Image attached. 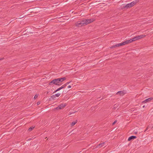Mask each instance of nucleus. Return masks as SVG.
Returning a JSON list of instances; mask_svg holds the SVG:
<instances>
[{
    "mask_svg": "<svg viewBox=\"0 0 153 153\" xmlns=\"http://www.w3.org/2000/svg\"><path fill=\"white\" fill-rule=\"evenodd\" d=\"M66 79L65 77L58 78L53 79L49 83V85H61L60 82H62Z\"/></svg>",
    "mask_w": 153,
    "mask_h": 153,
    "instance_id": "obj_1",
    "label": "nucleus"
},
{
    "mask_svg": "<svg viewBox=\"0 0 153 153\" xmlns=\"http://www.w3.org/2000/svg\"><path fill=\"white\" fill-rule=\"evenodd\" d=\"M139 1V0H135L132 2L127 4L125 6L123 7L124 8H130L134 6L135 4H136Z\"/></svg>",
    "mask_w": 153,
    "mask_h": 153,
    "instance_id": "obj_2",
    "label": "nucleus"
},
{
    "mask_svg": "<svg viewBox=\"0 0 153 153\" xmlns=\"http://www.w3.org/2000/svg\"><path fill=\"white\" fill-rule=\"evenodd\" d=\"M66 105V103H65L64 104L63 103H62L61 104L59 105L56 108V109L57 110H59L60 109L63 108Z\"/></svg>",
    "mask_w": 153,
    "mask_h": 153,
    "instance_id": "obj_3",
    "label": "nucleus"
},
{
    "mask_svg": "<svg viewBox=\"0 0 153 153\" xmlns=\"http://www.w3.org/2000/svg\"><path fill=\"white\" fill-rule=\"evenodd\" d=\"M124 43L123 42H122L121 43H119L118 44H117L116 45H115L113 46H112L110 47V48L112 49L113 48H115L117 47H120L121 46L123 45H124Z\"/></svg>",
    "mask_w": 153,
    "mask_h": 153,
    "instance_id": "obj_4",
    "label": "nucleus"
},
{
    "mask_svg": "<svg viewBox=\"0 0 153 153\" xmlns=\"http://www.w3.org/2000/svg\"><path fill=\"white\" fill-rule=\"evenodd\" d=\"M153 100V97L149 98L148 99H147L143 101L142 102V103H146L148 102H150L151 100Z\"/></svg>",
    "mask_w": 153,
    "mask_h": 153,
    "instance_id": "obj_5",
    "label": "nucleus"
},
{
    "mask_svg": "<svg viewBox=\"0 0 153 153\" xmlns=\"http://www.w3.org/2000/svg\"><path fill=\"white\" fill-rule=\"evenodd\" d=\"M94 20L93 19H85V21H86L85 22L86 23V25H87L90 23L93 22L94 21Z\"/></svg>",
    "mask_w": 153,
    "mask_h": 153,
    "instance_id": "obj_6",
    "label": "nucleus"
},
{
    "mask_svg": "<svg viewBox=\"0 0 153 153\" xmlns=\"http://www.w3.org/2000/svg\"><path fill=\"white\" fill-rule=\"evenodd\" d=\"M133 42L132 39H130L129 40H126L124 42H123V43H124V45L128 44L129 43H131Z\"/></svg>",
    "mask_w": 153,
    "mask_h": 153,
    "instance_id": "obj_7",
    "label": "nucleus"
},
{
    "mask_svg": "<svg viewBox=\"0 0 153 153\" xmlns=\"http://www.w3.org/2000/svg\"><path fill=\"white\" fill-rule=\"evenodd\" d=\"M125 93L123 91H118L116 93L117 94H119L120 96H123L125 94Z\"/></svg>",
    "mask_w": 153,
    "mask_h": 153,
    "instance_id": "obj_8",
    "label": "nucleus"
},
{
    "mask_svg": "<svg viewBox=\"0 0 153 153\" xmlns=\"http://www.w3.org/2000/svg\"><path fill=\"white\" fill-rule=\"evenodd\" d=\"M76 25L77 27L82 26V25L81 21L77 22L76 24Z\"/></svg>",
    "mask_w": 153,
    "mask_h": 153,
    "instance_id": "obj_9",
    "label": "nucleus"
},
{
    "mask_svg": "<svg viewBox=\"0 0 153 153\" xmlns=\"http://www.w3.org/2000/svg\"><path fill=\"white\" fill-rule=\"evenodd\" d=\"M136 138V137L134 136H131L128 139V140L130 141L132 140H133Z\"/></svg>",
    "mask_w": 153,
    "mask_h": 153,
    "instance_id": "obj_10",
    "label": "nucleus"
},
{
    "mask_svg": "<svg viewBox=\"0 0 153 153\" xmlns=\"http://www.w3.org/2000/svg\"><path fill=\"white\" fill-rule=\"evenodd\" d=\"M104 143H102L98 144L96 147L97 148H100L104 146Z\"/></svg>",
    "mask_w": 153,
    "mask_h": 153,
    "instance_id": "obj_11",
    "label": "nucleus"
},
{
    "mask_svg": "<svg viewBox=\"0 0 153 153\" xmlns=\"http://www.w3.org/2000/svg\"><path fill=\"white\" fill-rule=\"evenodd\" d=\"M81 22H82V25L84 24L86 25V23L85 22L86 21H85V20H82Z\"/></svg>",
    "mask_w": 153,
    "mask_h": 153,
    "instance_id": "obj_12",
    "label": "nucleus"
},
{
    "mask_svg": "<svg viewBox=\"0 0 153 153\" xmlns=\"http://www.w3.org/2000/svg\"><path fill=\"white\" fill-rule=\"evenodd\" d=\"M77 123V121H76L74 122V121L72 122L71 123V126H73L74 125Z\"/></svg>",
    "mask_w": 153,
    "mask_h": 153,
    "instance_id": "obj_13",
    "label": "nucleus"
},
{
    "mask_svg": "<svg viewBox=\"0 0 153 153\" xmlns=\"http://www.w3.org/2000/svg\"><path fill=\"white\" fill-rule=\"evenodd\" d=\"M62 89L61 87L59 88H58L57 90H55L53 93H55L57 91H59L60 90Z\"/></svg>",
    "mask_w": 153,
    "mask_h": 153,
    "instance_id": "obj_14",
    "label": "nucleus"
},
{
    "mask_svg": "<svg viewBox=\"0 0 153 153\" xmlns=\"http://www.w3.org/2000/svg\"><path fill=\"white\" fill-rule=\"evenodd\" d=\"M140 39L146 36L145 35H141L139 36Z\"/></svg>",
    "mask_w": 153,
    "mask_h": 153,
    "instance_id": "obj_15",
    "label": "nucleus"
},
{
    "mask_svg": "<svg viewBox=\"0 0 153 153\" xmlns=\"http://www.w3.org/2000/svg\"><path fill=\"white\" fill-rule=\"evenodd\" d=\"M51 97L54 100L55 99L56 97L55 95H53L51 96Z\"/></svg>",
    "mask_w": 153,
    "mask_h": 153,
    "instance_id": "obj_16",
    "label": "nucleus"
},
{
    "mask_svg": "<svg viewBox=\"0 0 153 153\" xmlns=\"http://www.w3.org/2000/svg\"><path fill=\"white\" fill-rule=\"evenodd\" d=\"M66 86V84H65L63 85L62 86H61V89H62L65 88V87Z\"/></svg>",
    "mask_w": 153,
    "mask_h": 153,
    "instance_id": "obj_17",
    "label": "nucleus"
},
{
    "mask_svg": "<svg viewBox=\"0 0 153 153\" xmlns=\"http://www.w3.org/2000/svg\"><path fill=\"white\" fill-rule=\"evenodd\" d=\"M34 128V127L32 126V127H30V128L28 129V130L29 131H32Z\"/></svg>",
    "mask_w": 153,
    "mask_h": 153,
    "instance_id": "obj_18",
    "label": "nucleus"
},
{
    "mask_svg": "<svg viewBox=\"0 0 153 153\" xmlns=\"http://www.w3.org/2000/svg\"><path fill=\"white\" fill-rule=\"evenodd\" d=\"M55 95L56 97H59L60 95V93L56 94Z\"/></svg>",
    "mask_w": 153,
    "mask_h": 153,
    "instance_id": "obj_19",
    "label": "nucleus"
},
{
    "mask_svg": "<svg viewBox=\"0 0 153 153\" xmlns=\"http://www.w3.org/2000/svg\"><path fill=\"white\" fill-rule=\"evenodd\" d=\"M136 37L137 40L140 39L139 36H137Z\"/></svg>",
    "mask_w": 153,
    "mask_h": 153,
    "instance_id": "obj_20",
    "label": "nucleus"
},
{
    "mask_svg": "<svg viewBox=\"0 0 153 153\" xmlns=\"http://www.w3.org/2000/svg\"><path fill=\"white\" fill-rule=\"evenodd\" d=\"M132 39H133V42L137 40L136 37L133 38Z\"/></svg>",
    "mask_w": 153,
    "mask_h": 153,
    "instance_id": "obj_21",
    "label": "nucleus"
},
{
    "mask_svg": "<svg viewBox=\"0 0 153 153\" xmlns=\"http://www.w3.org/2000/svg\"><path fill=\"white\" fill-rule=\"evenodd\" d=\"M70 82H67L65 84H66V85L67 86V85H68L70 83Z\"/></svg>",
    "mask_w": 153,
    "mask_h": 153,
    "instance_id": "obj_22",
    "label": "nucleus"
},
{
    "mask_svg": "<svg viewBox=\"0 0 153 153\" xmlns=\"http://www.w3.org/2000/svg\"><path fill=\"white\" fill-rule=\"evenodd\" d=\"M117 122V121L115 120L112 123V125H114Z\"/></svg>",
    "mask_w": 153,
    "mask_h": 153,
    "instance_id": "obj_23",
    "label": "nucleus"
},
{
    "mask_svg": "<svg viewBox=\"0 0 153 153\" xmlns=\"http://www.w3.org/2000/svg\"><path fill=\"white\" fill-rule=\"evenodd\" d=\"M150 126H148V127L146 128V130H145V131H147V130H148V128H150Z\"/></svg>",
    "mask_w": 153,
    "mask_h": 153,
    "instance_id": "obj_24",
    "label": "nucleus"
},
{
    "mask_svg": "<svg viewBox=\"0 0 153 153\" xmlns=\"http://www.w3.org/2000/svg\"><path fill=\"white\" fill-rule=\"evenodd\" d=\"M75 112H73V113H71V112H70L68 114V115H70L71 114H72L74 113Z\"/></svg>",
    "mask_w": 153,
    "mask_h": 153,
    "instance_id": "obj_25",
    "label": "nucleus"
},
{
    "mask_svg": "<svg viewBox=\"0 0 153 153\" xmlns=\"http://www.w3.org/2000/svg\"><path fill=\"white\" fill-rule=\"evenodd\" d=\"M37 97H38V96H37V95H36L34 96V98L35 99H36V98Z\"/></svg>",
    "mask_w": 153,
    "mask_h": 153,
    "instance_id": "obj_26",
    "label": "nucleus"
},
{
    "mask_svg": "<svg viewBox=\"0 0 153 153\" xmlns=\"http://www.w3.org/2000/svg\"><path fill=\"white\" fill-rule=\"evenodd\" d=\"M71 88V85H69V86H68V88Z\"/></svg>",
    "mask_w": 153,
    "mask_h": 153,
    "instance_id": "obj_27",
    "label": "nucleus"
},
{
    "mask_svg": "<svg viewBox=\"0 0 153 153\" xmlns=\"http://www.w3.org/2000/svg\"><path fill=\"white\" fill-rule=\"evenodd\" d=\"M4 59V58H0V60H2L3 59Z\"/></svg>",
    "mask_w": 153,
    "mask_h": 153,
    "instance_id": "obj_28",
    "label": "nucleus"
},
{
    "mask_svg": "<svg viewBox=\"0 0 153 153\" xmlns=\"http://www.w3.org/2000/svg\"><path fill=\"white\" fill-rule=\"evenodd\" d=\"M143 108H145L146 107V106L145 105H143Z\"/></svg>",
    "mask_w": 153,
    "mask_h": 153,
    "instance_id": "obj_29",
    "label": "nucleus"
},
{
    "mask_svg": "<svg viewBox=\"0 0 153 153\" xmlns=\"http://www.w3.org/2000/svg\"><path fill=\"white\" fill-rule=\"evenodd\" d=\"M134 133H135V134H137V132H134Z\"/></svg>",
    "mask_w": 153,
    "mask_h": 153,
    "instance_id": "obj_30",
    "label": "nucleus"
},
{
    "mask_svg": "<svg viewBox=\"0 0 153 153\" xmlns=\"http://www.w3.org/2000/svg\"><path fill=\"white\" fill-rule=\"evenodd\" d=\"M150 127H151L152 128H153V126L152 127L150 126Z\"/></svg>",
    "mask_w": 153,
    "mask_h": 153,
    "instance_id": "obj_31",
    "label": "nucleus"
},
{
    "mask_svg": "<svg viewBox=\"0 0 153 153\" xmlns=\"http://www.w3.org/2000/svg\"><path fill=\"white\" fill-rule=\"evenodd\" d=\"M39 102H37V104L38 105H39Z\"/></svg>",
    "mask_w": 153,
    "mask_h": 153,
    "instance_id": "obj_32",
    "label": "nucleus"
},
{
    "mask_svg": "<svg viewBox=\"0 0 153 153\" xmlns=\"http://www.w3.org/2000/svg\"><path fill=\"white\" fill-rule=\"evenodd\" d=\"M1 151H0V152Z\"/></svg>",
    "mask_w": 153,
    "mask_h": 153,
    "instance_id": "obj_33",
    "label": "nucleus"
}]
</instances>
